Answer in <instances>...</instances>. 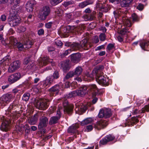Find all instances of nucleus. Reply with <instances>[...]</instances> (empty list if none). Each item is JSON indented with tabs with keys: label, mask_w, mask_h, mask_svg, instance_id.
Masks as SVG:
<instances>
[{
	"label": "nucleus",
	"mask_w": 149,
	"mask_h": 149,
	"mask_svg": "<svg viewBox=\"0 0 149 149\" xmlns=\"http://www.w3.org/2000/svg\"><path fill=\"white\" fill-rule=\"evenodd\" d=\"M10 15L8 19V24L12 27L17 26L20 22L21 19L17 15V11L12 9L10 11Z\"/></svg>",
	"instance_id": "obj_1"
},
{
	"label": "nucleus",
	"mask_w": 149,
	"mask_h": 149,
	"mask_svg": "<svg viewBox=\"0 0 149 149\" xmlns=\"http://www.w3.org/2000/svg\"><path fill=\"white\" fill-rule=\"evenodd\" d=\"M81 26L75 27L69 25L61 28V31L63 33L71 32L74 34L80 35L83 32Z\"/></svg>",
	"instance_id": "obj_2"
},
{
	"label": "nucleus",
	"mask_w": 149,
	"mask_h": 149,
	"mask_svg": "<svg viewBox=\"0 0 149 149\" xmlns=\"http://www.w3.org/2000/svg\"><path fill=\"white\" fill-rule=\"evenodd\" d=\"M103 73L98 71L96 74V79L98 83L104 86H107L109 85V80L103 76Z\"/></svg>",
	"instance_id": "obj_3"
},
{
	"label": "nucleus",
	"mask_w": 149,
	"mask_h": 149,
	"mask_svg": "<svg viewBox=\"0 0 149 149\" xmlns=\"http://www.w3.org/2000/svg\"><path fill=\"white\" fill-rule=\"evenodd\" d=\"M48 123V118L45 116H42L40 119L39 123L38 125V128L40 132L45 133L46 131L44 128L46 127Z\"/></svg>",
	"instance_id": "obj_4"
},
{
	"label": "nucleus",
	"mask_w": 149,
	"mask_h": 149,
	"mask_svg": "<svg viewBox=\"0 0 149 149\" xmlns=\"http://www.w3.org/2000/svg\"><path fill=\"white\" fill-rule=\"evenodd\" d=\"M10 43L14 47L17 48L19 50L22 51L24 49V44H22L19 42H18L17 39L13 36L9 38Z\"/></svg>",
	"instance_id": "obj_5"
},
{
	"label": "nucleus",
	"mask_w": 149,
	"mask_h": 149,
	"mask_svg": "<svg viewBox=\"0 0 149 149\" xmlns=\"http://www.w3.org/2000/svg\"><path fill=\"white\" fill-rule=\"evenodd\" d=\"M108 124L107 121L104 119H101L94 123L93 126L96 130H100L105 128Z\"/></svg>",
	"instance_id": "obj_6"
},
{
	"label": "nucleus",
	"mask_w": 149,
	"mask_h": 149,
	"mask_svg": "<svg viewBox=\"0 0 149 149\" xmlns=\"http://www.w3.org/2000/svg\"><path fill=\"white\" fill-rule=\"evenodd\" d=\"M112 115L111 109L106 108L100 109L99 112L98 116L99 118L105 117L108 118L110 117Z\"/></svg>",
	"instance_id": "obj_7"
},
{
	"label": "nucleus",
	"mask_w": 149,
	"mask_h": 149,
	"mask_svg": "<svg viewBox=\"0 0 149 149\" xmlns=\"http://www.w3.org/2000/svg\"><path fill=\"white\" fill-rule=\"evenodd\" d=\"M50 12V9L49 6H45L43 7L40 10V16L42 17L41 19L42 20H45Z\"/></svg>",
	"instance_id": "obj_8"
},
{
	"label": "nucleus",
	"mask_w": 149,
	"mask_h": 149,
	"mask_svg": "<svg viewBox=\"0 0 149 149\" xmlns=\"http://www.w3.org/2000/svg\"><path fill=\"white\" fill-rule=\"evenodd\" d=\"M60 86L58 84H57L49 89V91L51 96H55L57 95L60 91Z\"/></svg>",
	"instance_id": "obj_9"
},
{
	"label": "nucleus",
	"mask_w": 149,
	"mask_h": 149,
	"mask_svg": "<svg viewBox=\"0 0 149 149\" xmlns=\"http://www.w3.org/2000/svg\"><path fill=\"white\" fill-rule=\"evenodd\" d=\"M20 65V63L19 60L14 61L10 65L8 69V72H13L18 69Z\"/></svg>",
	"instance_id": "obj_10"
},
{
	"label": "nucleus",
	"mask_w": 149,
	"mask_h": 149,
	"mask_svg": "<svg viewBox=\"0 0 149 149\" xmlns=\"http://www.w3.org/2000/svg\"><path fill=\"white\" fill-rule=\"evenodd\" d=\"M24 37V49H27L31 47L33 44V41L31 40L29 37L25 34L23 35Z\"/></svg>",
	"instance_id": "obj_11"
},
{
	"label": "nucleus",
	"mask_w": 149,
	"mask_h": 149,
	"mask_svg": "<svg viewBox=\"0 0 149 149\" xmlns=\"http://www.w3.org/2000/svg\"><path fill=\"white\" fill-rule=\"evenodd\" d=\"M59 65L61 68L64 72L69 70L70 68V61L67 60L65 61H61L59 63Z\"/></svg>",
	"instance_id": "obj_12"
},
{
	"label": "nucleus",
	"mask_w": 149,
	"mask_h": 149,
	"mask_svg": "<svg viewBox=\"0 0 149 149\" xmlns=\"http://www.w3.org/2000/svg\"><path fill=\"white\" fill-rule=\"evenodd\" d=\"M96 7L97 8H99V10H100L102 12L107 13L110 10L112 7V6L108 4L102 5L97 4Z\"/></svg>",
	"instance_id": "obj_13"
},
{
	"label": "nucleus",
	"mask_w": 149,
	"mask_h": 149,
	"mask_svg": "<svg viewBox=\"0 0 149 149\" xmlns=\"http://www.w3.org/2000/svg\"><path fill=\"white\" fill-rule=\"evenodd\" d=\"M21 77L20 74L19 73H17L9 76L8 78V81L12 84L19 80Z\"/></svg>",
	"instance_id": "obj_14"
},
{
	"label": "nucleus",
	"mask_w": 149,
	"mask_h": 149,
	"mask_svg": "<svg viewBox=\"0 0 149 149\" xmlns=\"http://www.w3.org/2000/svg\"><path fill=\"white\" fill-rule=\"evenodd\" d=\"M87 87L85 85H83L80 87L79 89L75 92L77 95L81 97H83L87 93Z\"/></svg>",
	"instance_id": "obj_15"
},
{
	"label": "nucleus",
	"mask_w": 149,
	"mask_h": 149,
	"mask_svg": "<svg viewBox=\"0 0 149 149\" xmlns=\"http://www.w3.org/2000/svg\"><path fill=\"white\" fill-rule=\"evenodd\" d=\"M36 4V2L34 0H31L26 3V8L28 12H32L33 9V7Z\"/></svg>",
	"instance_id": "obj_16"
},
{
	"label": "nucleus",
	"mask_w": 149,
	"mask_h": 149,
	"mask_svg": "<svg viewBox=\"0 0 149 149\" xmlns=\"http://www.w3.org/2000/svg\"><path fill=\"white\" fill-rule=\"evenodd\" d=\"M84 103H84H76V107L75 109L76 111H85L88 108V106L86 103Z\"/></svg>",
	"instance_id": "obj_17"
},
{
	"label": "nucleus",
	"mask_w": 149,
	"mask_h": 149,
	"mask_svg": "<svg viewBox=\"0 0 149 149\" xmlns=\"http://www.w3.org/2000/svg\"><path fill=\"white\" fill-rule=\"evenodd\" d=\"M53 61L52 59H50L47 56H44L42 57L41 60L39 62V65L40 67L46 65L48 63H52Z\"/></svg>",
	"instance_id": "obj_18"
},
{
	"label": "nucleus",
	"mask_w": 149,
	"mask_h": 149,
	"mask_svg": "<svg viewBox=\"0 0 149 149\" xmlns=\"http://www.w3.org/2000/svg\"><path fill=\"white\" fill-rule=\"evenodd\" d=\"M81 57V54L79 53L72 54L71 55V61L72 63H77L80 61Z\"/></svg>",
	"instance_id": "obj_19"
},
{
	"label": "nucleus",
	"mask_w": 149,
	"mask_h": 149,
	"mask_svg": "<svg viewBox=\"0 0 149 149\" xmlns=\"http://www.w3.org/2000/svg\"><path fill=\"white\" fill-rule=\"evenodd\" d=\"M80 47L85 49L88 50L91 47V45L88 42L87 39L84 38L80 42L79 44Z\"/></svg>",
	"instance_id": "obj_20"
},
{
	"label": "nucleus",
	"mask_w": 149,
	"mask_h": 149,
	"mask_svg": "<svg viewBox=\"0 0 149 149\" xmlns=\"http://www.w3.org/2000/svg\"><path fill=\"white\" fill-rule=\"evenodd\" d=\"M12 99V96L10 94L7 93L3 95L0 98V100L3 102H10Z\"/></svg>",
	"instance_id": "obj_21"
},
{
	"label": "nucleus",
	"mask_w": 149,
	"mask_h": 149,
	"mask_svg": "<svg viewBox=\"0 0 149 149\" xmlns=\"http://www.w3.org/2000/svg\"><path fill=\"white\" fill-rule=\"evenodd\" d=\"M9 128V123L6 120H4L2 123L0 129L3 131H7Z\"/></svg>",
	"instance_id": "obj_22"
},
{
	"label": "nucleus",
	"mask_w": 149,
	"mask_h": 149,
	"mask_svg": "<svg viewBox=\"0 0 149 149\" xmlns=\"http://www.w3.org/2000/svg\"><path fill=\"white\" fill-rule=\"evenodd\" d=\"M54 81L53 79L49 76L43 81V86L45 88L49 87L52 84Z\"/></svg>",
	"instance_id": "obj_23"
},
{
	"label": "nucleus",
	"mask_w": 149,
	"mask_h": 149,
	"mask_svg": "<svg viewBox=\"0 0 149 149\" xmlns=\"http://www.w3.org/2000/svg\"><path fill=\"white\" fill-rule=\"evenodd\" d=\"M133 0H123L120 2V5L122 7H130L131 5Z\"/></svg>",
	"instance_id": "obj_24"
},
{
	"label": "nucleus",
	"mask_w": 149,
	"mask_h": 149,
	"mask_svg": "<svg viewBox=\"0 0 149 149\" xmlns=\"http://www.w3.org/2000/svg\"><path fill=\"white\" fill-rule=\"evenodd\" d=\"M96 12L93 11L89 14L86 15L85 17V18L88 20H94L96 18Z\"/></svg>",
	"instance_id": "obj_25"
},
{
	"label": "nucleus",
	"mask_w": 149,
	"mask_h": 149,
	"mask_svg": "<svg viewBox=\"0 0 149 149\" xmlns=\"http://www.w3.org/2000/svg\"><path fill=\"white\" fill-rule=\"evenodd\" d=\"M140 46L142 48L145 50L149 51V41H143L141 42L140 43Z\"/></svg>",
	"instance_id": "obj_26"
},
{
	"label": "nucleus",
	"mask_w": 149,
	"mask_h": 149,
	"mask_svg": "<svg viewBox=\"0 0 149 149\" xmlns=\"http://www.w3.org/2000/svg\"><path fill=\"white\" fill-rule=\"evenodd\" d=\"M35 106L38 109L41 110H45L47 107V103H34Z\"/></svg>",
	"instance_id": "obj_27"
},
{
	"label": "nucleus",
	"mask_w": 149,
	"mask_h": 149,
	"mask_svg": "<svg viewBox=\"0 0 149 149\" xmlns=\"http://www.w3.org/2000/svg\"><path fill=\"white\" fill-rule=\"evenodd\" d=\"M94 121V119L93 118H88L84 119L81 122V124L82 126H84L91 124L93 123Z\"/></svg>",
	"instance_id": "obj_28"
},
{
	"label": "nucleus",
	"mask_w": 149,
	"mask_h": 149,
	"mask_svg": "<svg viewBox=\"0 0 149 149\" xmlns=\"http://www.w3.org/2000/svg\"><path fill=\"white\" fill-rule=\"evenodd\" d=\"M82 77L84 81L89 82L93 80V75L92 74L90 75L88 72L86 73Z\"/></svg>",
	"instance_id": "obj_29"
},
{
	"label": "nucleus",
	"mask_w": 149,
	"mask_h": 149,
	"mask_svg": "<svg viewBox=\"0 0 149 149\" xmlns=\"http://www.w3.org/2000/svg\"><path fill=\"white\" fill-rule=\"evenodd\" d=\"M83 69L80 66L77 67L73 71L75 75L77 76H79L81 75L83 72Z\"/></svg>",
	"instance_id": "obj_30"
},
{
	"label": "nucleus",
	"mask_w": 149,
	"mask_h": 149,
	"mask_svg": "<svg viewBox=\"0 0 149 149\" xmlns=\"http://www.w3.org/2000/svg\"><path fill=\"white\" fill-rule=\"evenodd\" d=\"M64 109L67 112L71 111L73 109V106L72 104H69V103H63Z\"/></svg>",
	"instance_id": "obj_31"
},
{
	"label": "nucleus",
	"mask_w": 149,
	"mask_h": 149,
	"mask_svg": "<svg viewBox=\"0 0 149 149\" xmlns=\"http://www.w3.org/2000/svg\"><path fill=\"white\" fill-rule=\"evenodd\" d=\"M93 2L92 0H86L80 3L79 6L81 8H84L88 5L93 4Z\"/></svg>",
	"instance_id": "obj_32"
},
{
	"label": "nucleus",
	"mask_w": 149,
	"mask_h": 149,
	"mask_svg": "<svg viewBox=\"0 0 149 149\" xmlns=\"http://www.w3.org/2000/svg\"><path fill=\"white\" fill-rule=\"evenodd\" d=\"M38 116L37 115H34L29 120V123L31 125L35 124L37 122Z\"/></svg>",
	"instance_id": "obj_33"
},
{
	"label": "nucleus",
	"mask_w": 149,
	"mask_h": 149,
	"mask_svg": "<svg viewBox=\"0 0 149 149\" xmlns=\"http://www.w3.org/2000/svg\"><path fill=\"white\" fill-rule=\"evenodd\" d=\"M79 125L77 124L73 125L70 127L68 130V132L69 133H74L76 132V129L79 127Z\"/></svg>",
	"instance_id": "obj_34"
},
{
	"label": "nucleus",
	"mask_w": 149,
	"mask_h": 149,
	"mask_svg": "<svg viewBox=\"0 0 149 149\" xmlns=\"http://www.w3.org/2000/svg\"><path fill=\"white\" fill-rule=\"evenodd\" d=\"M70 47L72 51L79 50L81 48L79 43L74 42L71 44Z\"/></svg>",
	"instance_id": "obj_35"
},
{
	"label": "nucleus",
	"mask_w": 149,
	"mask_h": 149,
	"mask_svg": "<svg viewBox=\"0 0 149 149\" xmlns=\"http://www.w3.org/2000/svg\"><path fill=\"white\" fill-rule=\"evenodd\" d=\"M20 0H10V4L13 6V7L11 8L13 10H15V8L19 6V4L20 3Z\"/></svg>",
	"instance_id": "obj_36"
},
{
	"label": "nucleus",
	"mask_w": 149,
	"mask_h": 149,
	"mask_svg": "<svg viewBox=\"0 0 149 149\" xmlns=\"http://www.w3.org/2000/svg\"><path fill=\"white\" fill-rule=\"evenodd\" d=\"M49 77L54 81L55 79H57L59 78L60 77V74L58 71L55 70L52 75L49 76Z\"/></svg>",
	"instance_id": "obj_37"
},
{
	"label": "nucleus",
	"mask_w": 149,
	"mask_h": 149,
	"mask_svg": "<svg viewBox=\"0 0 149 149\" xmlns=\"http://www.w3.org/2000/svg\"><path fill=\"white\" fill-rule=\"evenodd\" d=\"M74 75H75L73 73V71H70L66 74L65 77H64V80L65 81L69 79L72 77Z\"/></svg>",
	"instance_id": "obj_38"
},
{
	"label": "nucleus",
	"mask_w": 149,
	"mask_h": 149,
	"mask_svg": "<svg viewBox=\"0 0 149 149\" xmlns=\"http://www.w3.org/2000/svg\"><path fill=\"white\" fill-rule=\"evenodd\" d=\"M59 119V117L57 118L56 116L52 117L49 119V123L50 125L55 124L57 122Z\"/></svg>",
	"instance_id": "obj_39"
},
{
	"label": "nucleus",
	"mask_w": 149,
	"mask_h": 149,
	"mask_svg": "<svg viewBox=\"0 0 149 149\" xmlns=\"http://www.w3.org/2000/svg\"><path fill=\"white\" fill-rule=\"evenodd\" d=\"M74 4V2L72 0H70L67 1H65L63 3V6L65 7L71 6Z\"/></svg>",
	"instance_id": "obj_40"
},
{
	"label": "nucleus",
	"mask_w": 149,
	"mask_h": 149,
	"mask_svg": "<svg viewBox=\"0 0 149 149\" xmlns=\"http://www.w3.org/2000/svg\"><path fill=\"white\" fill-rule=\"evenodd\" d=\"M88 88L92 91L95 92V93H97L98 91V89L95 84H91L89 86Z\"/></svg>",
	"instance_id": "obj_41"
},
{
	"label": "nucleus",
	"mask_w": 149,
	"mask_h": 149,
	"mask_svg": "<svg viewBox=\"0 0 149 149\" xmlns=\"http://www.w3.org/2000/svg\"><path fill=\"white\" fill-rule=\"evenodd\" d=\"M30 94L29 93H24L22 97V100L25 101H27L29 99Z\"/></svg>",
	"instance_id": "obj_42"
},
{
	"label": "nucleus",
	"mask_w": 149,
	"mask_h": 149,
	"mask_svg": "<svg viewBox=\"0 0 149 149\" xmlns=\"http://www.w3.org/2000/svg\"><path fill=\"white\" fill-rule=\"evenodd\" d=\"M31 57L30 56H28L24 58L23 61V64L25 65L28 64L29 62L32 61L31 60Z\"/></svg>",
	"instance_id": "obj_43"
},
{
	"label": "nucleus",
	"mask_w": 149,
	"mask_h": 149,
	"mask_svg": "<svg viewBox=\"0 0 149 149\" xmlns=\"http://www.w3.org/2000/svg\"><path fill=\"white\" fill-rule=\"evenodd\" d=\"M27 65H28L26 68L27 69L30 70L32 69L33 68L35 64L34 62L32 61L29 62Z\"/></svg>",
	"instance_id": "obj_44"
},
{
	"label": "nucleus",
	"mask_w": 149,
	"mask_h": 149,
	"mask_svg": "<svg viewBox=\"0 0 149 149\" xmlns=\"http://www.w3.org/2000/svg\"><path fill=\"white\" fill-rule=\"evenodd\" d=\"M108 142L107 138L105 136L104 138L102 139L100 141V146L105 145Z\"/></svg>",
	"instance_id": "obj_45"
},
{
	"label": "nucleus",
	"mask_w": 149,
	"mask_h": 149,
	"mask_svg": "<svg viewBox=\"0 0 149 149\" xmlns=\"http://www.w3.org/2000/svg\"><path fill=\"white\" fill-rule=\"evenodd\" d=\"M63 0H50L51 3L53 6H55L61 2Z\"/></svg>",
	"instance_id": "obj_46"
},
{
	"label": "nucleus",
	"mask_w": 149,
	"mask_h": 149,
	"mask_svg": "<svg viewBox=\"0 0 149 149\" xmlns=\"http://www.w3.org/2000/svg\"><path fill=\"white\" fill-rule=\"evenodd\" d=\"M99 38L101 41H104L106 39V36L105 33H101L99 36Z\"/></svg>",
	"instance_id": "obj_47"
},
{
	"label": "nucleus",
	"mask_w": 149,
	"mask_h": 149,
	"mask_svg": "<svg viewBox=\"0 0 149 149\" xmlns=\"http://www.w3.org/2000/svg\"><path fill=\"white\" fill-rule=\"evenodd\" d=\"M132 20L134 22H138L139 21V18L136 14L134 13L132 15Z\"/></svg>",
	"instance_id": "obj_48"
},
{
	"label": "nucleus",
	"mask_w": 149,
	"mask_h": 149,
	"mask_svg": "<svg viewBox=\"0 0 149 149\" xmlns=\"http://www.w3.org/2000/svg\"><path fill=\"white\" fill-rule=\"evenodd\" d=\"M55 14L58 16H62L63 14V10H60L57 9L55 12Z\"/></svg>",
	"instance_id": "obj_49"
},
{
	"label": "nucleus",
	"mask_w": 149,
	"mask_h": 149,
	"mask_svg": "<svg viewBox=\"0 0 149 149\" xmlns=\"http://www.w3.org/2000/svg\"><path fill=\"white\" fill-rule=\"evenodd\" d=\"M108 142L113 140L115 138L114 136L112 135L109 134L106 136Z\"/></svg>",
	"instance_id": "obj_50"
},
{
	"label": "nucleus",
	"mask_w": 149,
	"mask_h": 149,
	"mask_svg": "<svg viewBox=\"0 0 149 149\" xmlns=\"http://www.w3.org/2000/svg\"><path fill=\"white\" fill-rule=\"evenodd\" d=\"M10 60V56H7L5 57L1 61L2 62H5V63H8Z\"/></svg>",
	"instance_id": "obj_51"
},
{
	"label": "nucleus",
	"mask_w": 149,
	"mask_h": 149,
	"mask_svg": "<svg viewBox=\"0 0 149 149\" xmlns=\"http://www.w3.org/2000/svg\"><path fill=\"white\" fill-rule=\"evenodd\" d=\"M92 42L93 43H97L99 42L98 37L96 36L94 37L92 39Z\"/></svg>",
	"instance_id": "obj_52"
},
{
	"label": "nucleus",
	"mask_w": 149,
	"mask_h": 149,
	"mask_svg": "<svg viewBox=\"0 0 149 149\" xmlns=\"http://www.w3.org/2000/svg\"><path fill=\"white\" fill-rule=\"evenodd\" d=\"M142 111L143 113H144L145 111H149V104L147 105H146L142 109Z\"/></svg>",
	"instance_id": "obj_53"
},
{
	"label": "nucleus",
	"mask_w": 149,
	"mask_h": 149,
	"mask_svg": "<svg viewBox=\"0 0 149 149\" xmlns=\"http://www.w3.org/2000/svg\"><path fill=\"white\" fill-rule=\"evenodd\" d=\"M127 32V31L126 29H121L119 31V35H121L125 36Z\"/></svg>",
	"instance_id": "obj_54"
},
{
	"label": "nucleus",
	"mask_w": 149,
	"mask_h": 149,
	"mask_svg": "<svg viewBox=\"0 0 149 149\" xmlns=\"http://www.w3.org/2000/svg\"><path fill=\"white\" fill-rule=\"evenodd\" d=\"M55 43L56 45L58 46H61L63 45V43L61 41L58 40H56Z\"/></svg>",
	"instance_id": "obj_55"
},
{
	"label": "nucleus",
	"mask_w": 149,
	"mask_h": 149,
	"mask_svg": "<svg viewBox=\"0 0 149 149\" xmlns=\"http://www.w3.org/2000/svg\"><path fill=\"white\" fill-rule=\"evenodd\" d=\"M93 128V127L92 125H89L86 126V130L88 132H90L92 130Z\"/></svg>",
	"instance_id": "obj_56"
},
{
	"label": "nucleus",
	"mask_w": 149,
	"mask_h": 149,
	"mask_svg": "<svg viewBox=\"0 0 149 149\" xmlns=\"http://www.w3.org/2000/svg\"><path fill=\"white\" fill-rule=\"evenodd\" d=\"M114 44L110 43L107 45V48L108 50L110 51L114 48Z\"/></svg>",
	"instance_id": "obj_57"
},
{
	"label": "nucleus",
	"mask_w": 149,
	"mask_h": 149,
	"mask_svg": "<svg viewBox=\"0 0 149 149\" xmlns=\"http://www.w3.org/2000/svg\"><path fill=\"white\" fill-rule=\"evenodd\" d=\"M125 36L121 35H119L117 37V38L118 40L120 42H122L123 40V39L124 38Z\"/></svg>",
	"instance_id": "obj_58"
},
{
	"label": "nucleus",
	"mask_w": 149,
	"mask_h": 149,
	"mask_svg": "<svg viewBox=\"0 0 149 149\" xmlns=\"http://www.w3.org/2000/svg\"><path fill=\"white\" fill-rule=\"evenodd\" d=\"M99 29L100 31H102L103 33H105L107 31L106 29L104 26H100L99 28Z\"/></svg>",
	"instance_id": "obj_59"
},
{
	"label": "nucleus",
	"mask_w": 149,
	"mask_h": 149,
	"mask_svg": "<svg viewBox=\"0 0 149 149\" xmlns=\"http://www.w3.org/2000/svg\"><path fill=\"white\" fill-rule=\"evenodd\" d=\"M143 5L141 3H139L137 7V9L140 10H143Z\"/></svg>",
	"instance_id": "obj_60"
},
{
	"label": "nucleus",
	"mask_w": 149,
	"mask_h": 149,
	"mask_svg": "<svg viewBox=\"0 0 149 149\" xmlns=\"http://www.w3.org/2000/svg\"><path fill=\"white\" fill-rule=\"evenodd\" d=\"M92 12V10L91 9L88 8H86L84 11V13H88L90 14Z\"/></svg>",
	"instance_id": "obj_61"
},
{
	"label": "nucleus",
	"mask_w": 149,
	"mask_h": 149,
	"mask_svg": "<svg viewBox=\"0 0 149 149\" xmlns=\"http://www.w3.org/2000/svg\"><path fill=\"white\" fill-rule=\"evenodd\" d=\"M53 23L52 22H49L45 24V26L48 29L50 28Z\"/></svg>",
	"instance_id": "obj_62"
},
{
	"label": "nucleus",
	"mask_w": 149,
	"mask_h": 149,
	"mask_svg": "<svg viewBox=\"0 0 149 149\" xmlns=\"http://www.w3.org/2000/svg\"><path fill=\"white\" fill-rule=\"evenodd\" d=\"M38 33L39 36L42 35L44 34V31L43 29H40L38 30Z\"/></svg>",
	"instance_id": "obj_63"
},
{
	"label": "nucleus",
	"mask_w": 149,
	"mask_h": 149,
	"mask_svg": "<svg viewBox=\"0 0 149 149\" xmlns=\"http://www.w3.org/2000/svg\"><path fill=\"white\" fill-rule=\"evenodd\" d=\"M105 48L104 47V45H101L100 46H98L97 47L96 49H95V50H101L102 49H104Z\"/></svg>",
	"instance_id": "obj_64"
}]
</instances>
